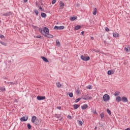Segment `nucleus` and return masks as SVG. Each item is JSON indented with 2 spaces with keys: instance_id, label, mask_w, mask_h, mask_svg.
I'll use <instances>...</instances> for the list:
<instances>
[{
  "instance_id": "4d7b16f0",
  "label": "nucleus",
  "mask_w": 130,
  "mask_h": 130,
  "mask_svg": "<svg viewBox=\"0 0 130 130\" xmlns=\"http://www.w3.org/2000/svg\"><path fill=\"white\" fill-rule=\"evenodd\" d=\"M8 84H10V82H8Z\"/></svg>"
},
{
  "instance_id": "3c124183",
  "label": "nucleus",
  "mask_w": 130,
  "mask_h": 130,
  "mask_svg": "<svg viewBox=\"0 0 130 130\" xmlns=\"http://www.w3.org/2000/svg\"><path fill=\"white\" fill-rule=\"evenodd\" d=\"M90 39H91V40H94V37H91Z\"/></svg>"
},
{
  "instance_id": "473e14b6",
  "label": "nucleus",
  "mask_w": 130,
  "mask_h": 130,
  "mask_svg": "<svg viewBox=\"0 0 130 130\" xmlns=\"http://www.w3.org/2000/svg\"><path fill=\"white\" fill-rule=\"evenodd\" d=\"M27 128L28 129H31V124H30V123L27 124Z\"/></svg>"
},
{
  "instance_id": "f3484780",
  "label": "nucleus",
  "mask_w": 130,
  "mask_h": 130,
  "mask_svg": "<svg viewBox=\"0 0 130 130\" xmlns=\"http://www.w3.org/2000/svg\"><path fill=\"white\" fill-rule=\"evenodd\" d=\"M56 85L58 88H60L61 87V84H60V82H56Z\"/></svg>"
},
{
  "instance_id": "a878e982",
  "label": "nucleus",
  "mask_w": 130,
  "mask_h": 130,
  "mask_svg": "<svg viewBox=\"0 0 130 130\" xmlns=\"http://www.w3.org/2000/svg\"><path fill=\"white\" fill-rule=\"evenodd\" d=\"M113 74V71H108V75H112Z\"/></svg>"
},
{
  "instance_id": "cd10ccee",
  "label": "nucleus",
  "mask_w": 130,
  "mask_h": 130,
  "mask_svg": "<svg viewBox=\"0 0 130 130\" xmlns=\"http://www.w3.org/2000/svg\"><path fill=\"white\" fill-rule=\"evenodd\" d=\"M34 123L37 125V124H38V123H39V119H37L35 122H34Z\"/></svg>"
},
{
  "instance_id": "864d4df0",
  "label": "nucleus",
  "mask_w": 130,
  "mask_h": 130,
  "mask_svg": "<svg viewBox=\"0 0 130 130\" xmlns=\"http://www.w3.org/2000/svg\"><path fill=\"white\" fill-rule=\"evenodd\" d=\"M84 31H82V32H81V34H82V35H83V36H84Z\"/></svg>"
},
{
  "instance_id": "37998d69",
  "label": "nucleus",
  "mask_w": 130,
  "mask_h": 130,
  "mask_svg": "<svg viewBox=\"0 0 130 130\" xmlns=\"http://www.w3.org/2000/svg\"><path fill=\"white\" fill-rule=\"evenodd\" d=\"M35 12L36 15H38V14H39V12L37 10H36Z\"/></svg>"
},
{
  "instance_id": "f03ea898",
  "label": "nucleus",
  "mask_w": 130,
  "mask_h": 130,
  "mask_svg": "<svg viewBox=\"0 0 130 130\" xmlns=\"http://www.w3.org/2000/svg\"><path fill=\"white\" fill-rule=\"evenodd\" d=\"M103 98L105 102H107V101H109V100L110 99V96H109V95L105 94L103 95Z\"/></svg>"
},
{
  "instance_id": "c9c22d12",
  "label": "nucleus",
  "mask_w": 130,
  "mask_h": 130,
  "mask_svg": "<svg viewBox=\"0 0 130 130\" xmlns=\"http://www.w3.org/2000/svg\"><path fill=\"white\" fill-rule=\"evenodd\" d=\"M69 96H70L71 98H73V97L74 96V94H73V93H69Z\"/></svg>"
},
{
  "instance_id": "aec40b11",
  "label": "nucleus",
  "mask_w": 130,
  "mask_h": 130,
  "mask_svg": "<svg viewBox=\"0 0 130 130\" xmlns=\"http://www.w3.org/2000/svg\"><path fill=\"white\" fill-rule=\"evenodd\" d=\"M75 30H79V29H81L80 25H77L75 27Z\"/></svg>"
},
{
  "instance_id": "2f4dec72",
  "label": "nucleus",
  "mask_w": 130,
  "mask_h": 130,
  "mask_svg": "<svg viewBox=\"0 0 130 130\" xmlns=\"http://www.w3.org/2000/svg\"><path fill=\"white\" fill-rule=\"evenodd\" d=\"M90 99H92L91 96H88V98H86L84 99V100H90Z\"/></svg>"
},
{
  "instance_id": "de8ad7c7",
  "label": "nucleus",
  "mask_w": 130,
  "mask_h": 130,
  "mask_svg": "<svg viewBox=\"0 0 130 130\" xmlns=\"http://www.w3.org/2000/svg\"><path fill=\"white\" fill-rule=\"evenodd\" d=\"M36 38H41V36H37Z\"/></svg>"
},
{
  "instance_id": "9d476101",
  "label": "nucleus",
  "mask_w": 130,
  "mask_h": 130,
  "mask_svg": "<svg viewBox=\"0 0 130 130\" xmlns=\"http://www.w3.org/2000/svg\"><path fill=\"white\" fill-rule=\"evenodd\" d=\"M81 108L83 110H85V109H87L88 108V105L84 104L81 106Z\"/></svg>"
},
{
  "instance_id": "f8f14e48",
  "label": "nucleus",
  "mask_w": 130,
  "mask_h": 130,
  "mask_svg": "<svg viewBox=\"0 0 130 130\" xmlns=\"http://www.w3.org/2000/svg\"><path fill=\"white\" fill-rule=\"evenodd\" d=\"M42 59H43V60H44V61H45V62H48V59H47L46 58V57H44V56H41V57Z\"/></svg>"
},
{
  "instance_id": "13d9d810",
  "label": "nucleus",
  "mask_w": 130,
  "mask_h": 130,
  "mask_svg": "<svg viewBox=\"0 0 130 130\" xmlns=\"http://www.w3.org/2000/svg\"><path fill=\"white\" fill-rule=\"evenodd\" d=\"M73 17H75V16L73 15Z\"/></svg>"
},
{
  "instance_id": "393cba45",
  "label": "nucleus",
  "mask_w": 130,
  "mask_h": 130,
  "mask_svg": "<svg viewBox=\"0 0 130 130\" xmlns=\"http://www.w3.org/2000/svg\"><path fill=\"white\" fill-rule=\"evenodd\" d=\"M0 43H1V44H2V45H4V46H7V43H5L4 42L1 41Z\"/></svg>"
},
{
  "instance_id": "e433bc0d",
  "label": "nucleus",
  "mask_w": 130,
  "mask_h": 130,
  "mask_svg": "<svg viewBox=\"0 0 130 130\" xmlns=\"http://www.w3.org/2000/svg\"><path fill=\"white\" fill-rule=\"evenodd\" d=\"M85 98H89V96H88V94L84 96V98H83V100H85Z\"/></svg>"
},
{
  "instance_id": "5fc2aeb1",
  "label": "nucleus",
  "mask_w": 130,
  "mask_h": 130,
  "mask_svg": "<svg viewBox=\"0 0 130 130\" xmlns=\"http://www.w3.org/2000/svg\"><path fill=\"white\" fill-rule=\"evenodd\" d=\"M95 129H97V127L95 126V128H94Z\"/></svg>"
},
{
  "instance_id": "0eeeda50",
  "label": "nucleus",
  "mask_w": 130,
  "mask_h": 130,
  "mask_svg": "<svg viewBox=\"0 0 130 130\" xmlns=\"http://www.w3.org/2000/svg\"><path fill=\"white\" fill-rule=\"evenodd\" d=\"M46 99V98L45 96H38L37 97V99L39 101L44 100V99Z\"/></svg>"
},
{
  "instance_id": "5701e85b",
  "label": "nucleus",
  "mask_w": 130,
  "mask_h": 130,
  "mask_svg": "<svg viewBox=\"0 0 130 130\" xmlns=\"http://www.w3.org/2000/svg\"><path fill=\"white\" fill-rule=\"evenodd\" d=\"M56 43L57 45H58V46H60V43L59 42V41L58 40H56Z\"/></svg>"
},
{
  "instance_id": "ddd939ff",
  "label": "nucleus",
  "mask_w": 130,
  "mask_h": 130,
  "mask_svg": "<svg viewBox=\"0 0 130 130\" xmlns=\"http://www.w3.org/2000/svg\"><path fill=\"white\" fill-rule=\"evenodd\" d=\"M113 37H115V38H116V37H119V34L118 33H113Z\"/></svg>"
},
{
  "instance_id": "052dcab7",
  "label": "nucleus",
  "mask_w": 130,
  "mask_h": 130,
  "mask_svg": "<svg viewBox=\"0 0 130 130\" xmlns=\"http://www.w3.org/2000/svg\"><path fill=\"white\" fill-rule=\"evenodd\" d=\"M45 130H47V129H45Z\"/></svg>"
},
{
  "instance_id": "2eb2a0df",
  "label": "nucleus",
  "mask_w": 130,
  "mask_h": 130,
  "mask_svg": "<svg viewBox=\"0 0 130 130\" xmlns=\"http://www.w3.org/2000/svg\"><path fill=\"white\" fill-rule=\"evenodd\" d=\"M45 36L47 38H52L53 37V36H52V35H50L49 34H48L47 35H46V36Z\"/></svg>"
},
{
  "instance_id": "6e6552de",
  "label": "nucleus",
  "mask_w": 130,
  "mask_h": 130,
  "mask_svg": "<svg viewBox=\"0 0 130 130\" xmlns=\"http://www.w3.org/2000/svg\"><path fill=\"white\" fill-rule=\"evenodd\" d=\"M122 101V102L125 103V102H127L128 101V100H127V98L123 96L122 97L121 99V101Z\"/></svg>"
},
{
  "instance_id": "b1692460",
  "label": "nucleus",
  "mask_w": 130,
  "mask_h": 130,
  "mask_svg": "<svg viewBox=\"0 0 130 130\" xmlns=\"http://www.w3.org/2000/svg\"><path fill=\"white\" fill-rule=\"evenodd\" d=\"M120 94L119 91H117L114 93V96H118Z\"/></svg>"
},
{
  "instance_id": "dca6fc26",
  "label": "nucleus",
  "mask_w": 130,
  "mask_h": 130,
  "mask_svg": "<svg viewBox=\"0 0 130 130\" xmlns=\"http://www.w3.org/2000/svg\"><path fill=\"white\" fill-rule=\"evenodd\" d=\"M124 50H125V52L127 53L129 51V47H125Z\"/></svg>"
},
{
  "instance_id": "c85d7f7f",
  "label": "nucleus",
  "mask_w": 130,
  "mask_h": 130,
  "mask_svg": "<svg viewBox=\"0 0 130 130\" xmlns=\"http://www.w3.org/2000/svg\"><path fill=\"white\" fill-rule=\"evenodd\" d=\"M86 89H89V90H91L92 89V85H89L86 87Z\"/></svg>"
},
{
  "instance_id": "a211bd4d",
  "label": "nucleus",
  "mask_w": 130,
  "mask_h": 130,
  "mask_svg": "<svg viewBox=\"0 0 130 130\" xmlns=\"http://www.w3.org/2000/svg\"><path fill=\"white\" fill-rule=\"evenodd\" d=\"M74 109H78L80 106V105H78V104H75L74 105Z\"/></svg>"
},
{
  "instance_id": "6ab92c4d",
  "label": "nucleus",
  "mask_w": 130,
  "mask_h": 130,
  "mask_svg": "<svg viewBox=\"0 0 130 130\" xmlns=\"http://www.w3.org/2000/svg\"><path fill=\"white\" fill-rule=\"evenodd\" d=\"M77 17H71L70 18V20L71 21H75V20H77Z\"/></svg>"
},
{
  "instance_id": "4be33fe9",
  "label": "nucleus",
  "mask_w": 130,
  "mask_h": 130,
  "mask_svg": "<svg viewBox=\"0 0 130 130\" xmlns=\"http://www.w3.org/2000/svg\"><path fill=\"white\" fill-rule=\"evenodd\" d=\"M96 14H97V8H95L93 10V14L96 15Z\"/></svg>"
},
{
  "instance_id": "79ce46f5",
  "label": "nucleus",
  "mask_w": 130,
  "mask_h": 130,
  "mask_svg": "<svg viewBox=\"0 0 130 130\" xmlns=\"http://www.w3.org/2000/svg\"><path fill=\"white\" fill-rule=\"evenodd\" d=\"M76 93H77V94H80L81 93V91H80V90L78 89L76 91Z\"/></svg>"
},
{
  "instance_id": "c03bdc74",
  "label": "nucleus",
  "mask_w": 130,
  "mask_h": 130,
  "mask_svg": "<svg viewBox=\"0 0 130 130\" xmlns=\"http://www.w3.org/2000/svg\"><path fill=\"white\" fill-rule=\"evenodd\" d=\"M68 118H69V119H72V116L71 115H68L67 116Z\"/></svg>"
},
{
  "instance_id": "bb28decb",
  "label": "nucleus",
  "mask_w": 130,
  "mask_h": 130,
  "mask_svg": "<svg viewBox=\"0 0 130 130\" xmlns=\"http://www.w3.org/2000/svg\"><path fill=\"white\" fill-rule=\"evenodd\" d=\"M81 99H82V98H79L76 99L75 100V103H78V102H79V101H80V100H81Z\"/></svg>"
},
{
  "instance_id": "72a5a7b5",
  "label": "nucleus",
  "mask_w": 130,
  "mask_h": 130,
  "mask_svg": "<svg viewBox=\"0 0 130 130\" xmlns=\"http://www.w3.org/2000/svg\"><path fill=\"white\" fill-rule=\"evenodd\" d=\"M41 17H46V14L44 13H41Z\"/></svg>"
},
{
  "instance_id": "f257e3e1",
  "label": "nucleus",
  "mask_w": 130,
  "mask_h": 130,
  "mask_svg": "<svg viewBox=\"0 0 130 130\" xmlns=\"http://www.w3.org/2000/svg\"><path fill=\"white\" fill-rule=\"evenodd\" d=\"M39 31L43 35H44V36H46L47 34H49V29L46 27H45L43 30L40 28Z\"/></svg>"
},
{
  "instance_id": "a19ab883",
  "label": "nucleus",
  "mask_w": 130,
  "mask_h": 130,
  "mask_svg": "<svg viewBox=\"0 0 130 130\" xmlns=\"http://www.w3.org/2000/svg\"><path fill=\"white\" fill-rule=\"evenodd\" d=\"M5 90H6V89L4 87L0 88V90L1 91H5Z\"/></svg>"
},
{
  "instance_id": "bf43d9fd",
  "label": "nucleus",
  "mask_w": 130,
  "mask_h": 130,
  "mask_svg": "<svg viewBox=\"0 0 130 130\" xmlns=\"http://www.w3.org/2000/svg\"><path fill=\"white\" fill-rule=\"evenodd\" d=\"M33 27H36V26H33Z\"/></svg>"
},
{
  "instance_id": "39448f33",
  "label": "nucleus",
  "mask_w": 130,
  "mask_h": 130,
  "mask_svg": "<svg viewBox=\"0 0 130 130\" xmlns=\"http://www.w3.org/2000/svg\"><path fill=\"white\" fill-rule=\"evenodd\" d=\"M28 116H24L20 118L21 121H27L28 120Z\"/></svg>"
},
{
  "instance_id": "09e8293b",
  "label": "nucleus",
  "mask_w": 130,
  "mask_h": 130,
  "mask_svg": "<svg viewBox=\"0 0 130 130\" xmlns=\"http://www.w3.org/2000/svg\"><path fill=\"white\" fill-rule=\"evenodd\" d=\"M10 85H15V83L13 82H10Z\"/></svg>"
},
{
  "instance_id": "8fccbe9b",
  "label": "nucleus",
  "mask_w": 130,
  "mask_h": 130,
  "mask_svg": "<svg viewBox=\"0 0 130 130\" xmlns=\"http://www.w3.org/2000/svg\"><path fill=\"white\" fill-rule=\"evenodd\" d=\"M39 9L40 10H41V11H43V9H42V7H41V6L39 7Z\"/></svg>"
},
{
  "instance_id": "f704fd0d",
  "label": "nucleus",
  "mask_w": 130,
  "mask_h": 130,
  "mask_svg": "<svg viewBox=\"0 0 130 130\" xmlns=\"http://www.w3.org/2000/svg\"><path fill=\"white\" fill-rule=\"evenodd\" d=\"M92 113H93L94 114H97V112H96V110H94L93 109L92 111Z\"/></svg>"
},
{
  "instance_id": "a18cd8bd",
  "label": "nucleus",
  "mask_w": 130,
  "mask_h": 130,
  "mask_svg": "<svg viewBox=\"0 0 130 130\" xmlns=\"http://www.w3.org/2000/svg\"><path fill=\"white\" fill-rule=\"evenodd\" d=\"M0 38L2 39V38H5V36L3 35H1L0 36Z\"/></svg>"
},
{
  "instance_id": "7ed1b4c3",
  "label": "nucleus",
  "mask_w": 130,
  "mask_h": 130,
  "mask_svg": "<svg viewBox=\"0 0 130 130\" xmlns=\"http://www.w3.org/2000/svg\"><path fill=\"white\" fill-rule=\"evenodd\" d=\"M81 59H82V60H84V61H88V60H90V57L89 56H85L84 55H81Z\"/></svg>"
},
{
  "instance_id": "c756f323",
  "label": "nucleus",
  "mask_w": 130,
  "mask_h": 130,
  "mask_svg": "<svg viewBox=\"0 0 130 130\" xmlns=\"http://www.w3.org/2000/svg\"><path fill=\"white\" fill-rule=\"evenodd\" d=\"M101 118L103 119V118L104 117V113H102L100 114Z\"/></svg>"
},
{
  "instance_id": "1a4fd4ad",
  "label": "nucleus",
  "mask_w": 130,
  "mask_h": 130,
  "mask_svg": "<svg viewBox=\"0 0 130 130\" xmlns=\"http://www.w3.org/2000/svg\"><path fill=\"white\" fill-rule=\"evenodd\" d=\"M35 120H37V117H36V116H33L31 117V122L32 123H34L35 122Z\"/></svg>"
},
{
  "instance_id": "20e7f679",
  "label": "nucleus",
  "mask_w": 130,
  "mask_h": 130,
  "mask_svg": "<svg viewBox=\"0 0 130 130\" xmlns=\"http://www.w3.org/2000/svg\"><path fill=\"white\" fill-rule=\"evenodd\" d=\"M54 29H55V30H63V29H64V26L63 25L60 26H55Z\"/></svg>"
},
{
  "instance_id": "49530a36",
  "label": "nucleus",
  "mask_w": 130,
  "mask_h": 130,
  "mask_svg": "<svg viewBox=\"0 0 130 130\" xmlns=\"http://www.w3.org/2000/svg\"><path fill=\"white\" fill-rule=\"evenodd\" d=\"M57 109H59V110H60V109H61V107H60V106H58V107H57Z\"/></svg>"
},
{
  "instance_id": "58836bf2",
  "label": "nucleus",
  "mask_w": 130,
  "mask_h": 130,
  "mask_svg": "<svg viewBox=\"0 0 130 130\" xmlns=\"http://www.w3.org/2000/svg\"><path fill=\"white\" fill-rule=\"evenodd\" d=\"M56 3V0H52V5H54Z\"/></svg>"
},
{
  "instance_id": "ea45409f",
  "label": "nucleus",
  "mask_w": 130,
  "mask_h": 130,
  "mask_svg": "<svg viewBox=\"0 0 130 130\" xmlns=\"http://www.w3.org/2000/svg\"><path fill=\"white\" fill-rule=\"evenodd\" d=\"M105 30L107 32H109V28L108 27H105Z\"/></svg>"
},
{
  "instance_id": "412c9836",
  "label": "nucleus",
  "mask_w": 130,
  "mask_h": 130,
  "mask_svg": "<svg viewBox=\"0 0 130 130\" xmlns=\"http://www.w3.org/2000/svg\"><path fill=\"white\" fill-rule=\"evenodd\" d=\"M55 118L57 119H54V118H53V120H54L55 121H57V120H58V119L59 118V116H56Z\"/></svg>"
},
{
  "instance_id": "4468645a",
  "label": "nucleus",
  "mask_w": 130,
  "mask_h": 130,
  "mask_svg": "<svg viewBox=\"0 0 130 130\" xmlns=\"http://www.w3.org/2000/svg\"><path fill=\"white\" fill-rule=\"evenodd\" d=\"M116 101H117V102H120V101H121V98H120V96H117L116 98Z\"/></svg>"
},
{
  "instance_id": "9b49d317",
  "label": "nucleus",
  "mask_w": 130,
  "mask_h": 130,
  "mask_svg": "<svg viewBox=\"0 0 130 130\" xmlns=\"http://www.w3.org/2000/svg\"><path fill=\"white\" fill-rule=\"evenodd\" d=\"M59 5L61 9H63V7H64V3H63V2H62V1H60L59 2Z\"/></svg>"
},
{
  "instance_id": "423d86ee",
  "label": "nucleus",
  "mask_w": 130,
  "mask_h": 130,
  "mask_svg": "<svg viewBox=\"0 0 130 130\" xmlns=\"http://www.w3.org/2000/svg\"><path fill=\"white\" fill-rule=\"evenodd\" d=\"M3 16H5L6 17H13V13L12 12H8L6 14H4Z\"/></svg>"
},
{
  "instance_id": "4c0bfd02",
  "label": "nucleus",
  "mask_w": 130,
  "mask_h": 130,
  "mask_svg": "<svg viewBox=\"0 0 130 130\" xmlns=\"http://www.w3.org/2000/svg\"><path fill=\"white\" fill-rule=\"evenodd\" d=\"M78 123L80 125H83V122H82V121H78Z\"/></svg>"
},
{
  "instance_id": "7c9ffc66",
  "label": "nucleus",
  "mask_w": 130,
  "mask_h": 130,
  "mask_svg": "<svg viewBox=\"0 0 130 130\" xmlns=\"http://www.w3.org/2000/svg\"><path fill=\"white\" fill-rule=\"evenodd\" d=\"M107 112H108V114H109V115H111V111H110V110H109V109H107Z\"/></svg>"
},
{
  "instance_id": "6e6d98bb",
  "label": "nucleus",
  "mask_w": 130,
  "mask_h": 130,
  "mask_svg": "<svg viewBox=\"0 0 130 130\" xmlns=\"http://www.w3.org/2000/svg\"><path fill=\"white\" fill-rule=\"evenodd\" d=\"M61 119H62V118H61L60 119H59V120H61Z\"/></svg>"
},
{
  "instance_id": "603ef678",
  "label": "nucleus",
  "mask_w": 130,
  "mask_h": 130,
  "mask_svg": "<svg viewBox=\"0 0 130 130\" xmlns=\"http://www.w3.org/2000/svg\"><path fill=\"white\" fill-rule=\"evenodd\" d=\"M24 3H27L28 0H23Z\"/></svg>"
}]
</instances>
